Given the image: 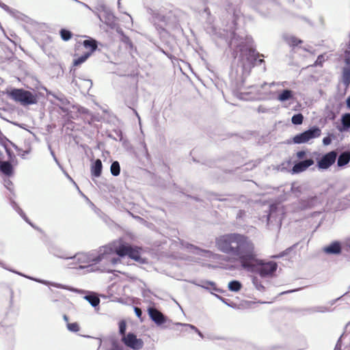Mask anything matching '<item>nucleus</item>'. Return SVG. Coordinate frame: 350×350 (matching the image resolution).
<instances>
[{"instance_id":"nucleus-50","label":"nucleus","mask_w":350,"mask_h":350,"mask_svg":"<svg viewBox=\"0 0 350 350\" xmlns=\"http://www.w3.org/2000/svg\"><path fill=\"white\" fill-rule=\"evenodd\" d=\"M134 312L136 316L141 319L142 316V310H141V308L138 307H134Z\"/></svg>"},{"instance_id":"nucleus-24","label":"nucleus","mask_w":350,"mask_h":350,"mask_svg":"<svg viewBox=\"0 0 350 350\" xmlns=\"http://www.w3.org/2000/svg\"><path fill=\"white\" fill-rule=\"evenodd\" d=\"M342 82L346 88L349 86V85H350V66H345L342 68Z\"/></svg>"},{"instance_id":"nucleus-11","label":"nucleus","mask_w":350,"mask_h":350,"mask_svg":"<svg viewBox=\"0 0 350 350\" xmlns=\"http://www.w3.org/2000/svg\"><path fill=\"white\" fill-rule=\"evenodd\" d=\"M338 154L335 150L330 151L324 155L318 161L317 166L321 170H327L332 165L337 158Z\"/></svg>"},{"instance_id":"nucleus-16","label":"nucleus","mask_w":350,"mask_h":350,"mask_svg":"<svg viewBox=\"0 0 350 350\" xmlns=\"http://www.w3.org/2000/svg\"><path fill=\"white\" fill-rule=\"evenodd\" d=\"M313 164L314 160L312 159H307L303 161H299L294 164L292 172L294 174L302 172Z\"/></svg>"},{"instance_id":"nucleus-41","label":"nucleus","mask_w":350,"mask_h":350,"mask_svg":"<svg viewBox=\"0 0 350 350\" xmlns=\"http://www.w3.org/2000/svg\"><path fill=\"white\" fill-rule=\"evenodd\" d=\"M310 312H327L331 311L325 306H317L310 309Z\"/></svg>"},{"instance_id":"nucleus-53","label":"nucleus","mask_w":350,"mask_h":350,"mask_svg":"<svg viewBox=\"0 0 350 350\" xmlns=\"http://www.w3.org/2000/svg\"><path fill=\"white\" fill-rule=\"evenodd\" d=\"M296 154H297V157L299 159H301L306 155V152L304 150H300V151H298Z\"/></svg>"},{"instance_id":"nucleus-58","label":"nucleus","mask_w":350,"mask_h":350,"mask_svg":"<svg viewBox=\"0 0 350 350\" xmlns=\"http://www.w3.org/2000/svg\"><path fill=\"white\" fill-rule=\"evenodd\" d=\"M5 149L6 150L8 154L10 156V159H12V157H14V155L11 152V151L8 150L5 146Z\"/></svg>"},{"instance_id":"nucleus-4","label":"nucleus","mask_w":350,"mask_h":350,"mask_svg":"<svg viewBox=\"0 0 350 350\" xmlns=\"http://www.w3.org/2000/svg\"><path fill=\"white\" fill-rule=\"evenodd\" d=\"M131 246L129 243L122 240L113 241L107 245L101 246L105 265L103 270L109 273L112 272L113 270L111 267L120 261L118 257H114L113 255L116 254L119 257H124L128 255Z\"/></svg>"},{"instance_id":"nucleus-42","label":"nucleus","mask_w":350,"mask_h":350,"mask_svg":"<svg viewBox=\"0 0 350 350\" xmlns=\"http://www.w3.org/2000/svg\"><path fill=\"white\" fill-rule=\"evenodd\" d=\"M118 325H119L120 334L122 335V337L126 336L125 333H126V324L125 321H124V320L120 321L118 323Z\"/></svg>"},{"instance_id":"nucleus-63","label":"nucleus","mask_w":350,"mask_h":350,"mask_svg":"<svg viewBox=\"0 0 350 350\" xmlns=\"http://www.w3.org/2000/svg\"><path fill=\"white\" fill-rule=\"evenodd\" d=\"M63 319H64V320L66 322H67V323H68V316H67V315L64 314V315L63 316Z\"/></svg>"},{"instance_id":"nucleus-33","label":"nucleus","mask_w":350,"mask_h":350,"mask_svg":"<svg viewBox=\"0 0 350 350\" xmlns=\"http://www.w3.org/2000/svg\"><path fill=\"white\" fill-rule=\"evenodd\" d=\"M228 289L232 292H238L242 287L241 283L238 280H232L228 283Z\"/></svg>"},{"instance_id":"nucleus-10","label":"nucleus","mask_w":350,"mask_h":350,"mask_svg":"<svg viewBox=\"0 0 350 350\" xmlns=\"http://www.w3.org/2000/svg\"><path fill=\"white\" fill-rule=\"evenodd\" d=\"M0 266L5 269H8L10 271H12V272H14L19 275H21V276H23V277H25L27 278H29L31 280H33V281H36L37 282H39V283H41V284H45V285H51L53 286H55V287H57V288H63V289H67V290H69L70 291H72V292H79V290L76 289V288H74L72 287H68V286H66L63 284H57V283H53V282H50L47 280H41V279H37V278H32V277H30V276H27L20 272H18L16 271H14L12 269H10L8 268H7L5 267V265H4L3 262H2L1 261H0Z\"/></svg>"},{"instance_id":"nucleus-45","label":"nucleus","mask_w":350,"mask_h":350,"mask_svg":"<svg viewBox=\"0 0 350 350\" xmlns=\"http://www.w3.org/2000/svg\"><path fill=\"white\" fill-rule=\"evenodd\" d=\"M345 62L347 66H350V43L348 45V49L345 51Z\"/></svg>"},{"instance_id":"nucleus-14","label":"nucleus","mask_w":350,"mask_h":350,"mask_svg":"<svg viewBox=\"0 0 350 350\" xmlns=\"http://www.w3.org/2000/svg\"><path fill=\"white\" fill-rule=\"evenodd\" d=\"M152 22L158 29L164 30L165 27L167 24V18L163 14L153 12L152 14Z\"/></svg>"},{"instance_id":"nucleus-15","label":"nucleus","mask_w":350,"mask_h":350,"mask_svg":"<svg viewBox=\"0 0 350 350\" xmlns=\"http://www.w3.org/2000/svg\"><path fill=\"white\" fill-rule=\"evenodd\" d=\"M148 314L151 320L158 325H162L166 321L165 317L154 308H148Z\"/></svg>"},{"instance_id":"nucleus-62","label":"nucleus","mask_w":350,"mask_h":350,"mask_svg":"<svg viewBox=\"0 0 350 350\" xmlns=\"http://www.w3.org/2000/svg\"><path fill=\"white\" fill-rule=\"evenodd\" d=\"M323 58V57L322 55H319L317 58L316 63L317 64L319 62H321Z\"/></svg>"},{"instance_id":"nucleus-40","label":"nucleus","mask_w":350,"mask_h":350,"mask_svg":"<svg viewBox=\"0 0 350 350\" xmlns=\"http://www.w3.org/2000/svg\"><path fill=\"white\" fill-rule=\"evenodd\" d=\"M252 283L258 291H263L265 290L264 286L261 284V282L256 277L252 278Z\"/></svg>"},{"instance_id":"nucleus-51","label":"nucleus","mask_w":350,"mask_h":350,"mask_svg":"<svg viewBox=\"0 0 350 350\" xmlns=\"http://www.w3.org/2000/svg\"><path fill=\"white\" fill-rule=\"evenodd\" d=\"M5 330H8L9 332L13 334V329L11 327H5L3 325L0 324V332H3Z\"/></svg>"},{"instance_id":"nucleus-39","label":"nucleus","mask_w":350,"mask_h":350,"mask_svg":"<svg viewBox=\"0 0 350 350\" xmlns=\"http://www.w3.org/2000/svg\"><path fill=\"white\" fill-rule=\"evenodd\" d=\"M51 252L56 257L64 259H70V256H68L66 254L59 250L54 249Z\"/></svg>"},{"instance_id":"nucleus-46","label":"nucleus","mask_w":350,"mask_h":350,"mask_svg":"<svg viewBox=\"0 0 350 350\" xmlns=\"http://www.w3.org/2000/svg\"><path fill=\"white\" fill-rule=\"evenodd\" d=\"M110 350H123V348L117 342L113 341L111 343V347Z\"/></svg>"},{"instance_id":"nucleus-20","label":"nucleus","mask_w":350,"mask_h":350,"mask_svg":"<svg viewBox=\"0 0 350 350\" xmlns=\"http://www.w3.org/2000/svg\"><path fill=\"white\" fill-rule=\"evenodd\" d=\"M103 165L101 160L97 159L91 167V174L94 177H99L101 175Z\"/></svg>"},{"instance_id":"nucleus-31","label":"nucleus","mask_w":350,"mask_h":350,"mask_svg":"<svg viewBox=\"0 0 350 350\" xmlns=\"http://www.w3.org/2000/svg\"><path fill=\"white\" fill-rule=\"evenodd\" d=\"M98 11L103 12L106 14L108 20L113 18L114 16L111 13L110 9L107 7L104 3H99L96 8Z\"/></svg>"},{"instance_id":"nucleus-7","label":"nucleus","mask_w":350,"mask_h":350,"mask_svg":"<svg viewBox=\"0 0 350 350\" xmlns=\"http://www.w3.org/2000/svg\"><path fill=\"white\" fill-rule=\"evenodd\" d=\"M278 206L276 204H271L267 215L262 217L266 218L267 226L269 229H279L282 225V218L280 213H278Z\"/></svg>"},{"instance_id":"nucleus-1","label":"nucleus","mask_w":350,"mask_h":350,"mask_svg":"<svg viewBox=\"0 0 350 350\" xmlns=\"http://www.w3.org/2000/svg\"><path fill=\"white\" fill-rule=\"evenodd\" d=\"M232 21L230 25L219 32V36L226 40L231 49L239 48L240 55L236 66H232L230 72V77L237 89L243 85L245 79L249 75L252 68L255 64H261L264 62L262 59H258V53L252 47V39L250 37H244L237 33V21L241 17L240 10L234 9Z\"/></svg>"},{"instance_id":"nucleus-2","label":"nucleus","mask_w":350,"mask_h":350,"mask_svg":"<svg viewBox=\"0 0 350 350\" xmlns=\"http://www.w3.org/2000/svg\"><path fill=\"white\" fill-rule=\"evenodd\" d=\"M216 243L221 252L235 257L243 269L253 270L257 262V254L254 243L247 237L238 233L227 234L218 238Z\"/></svg>"},{"instance_id":"nucleus-49","label":"nucleus","mask_w":350,"mask_h":350,"mask_svg":"<svg viewBox=\"0 0 350 350\" xmlns=\"http://www.w3.org/2000/svg\"><path fill=\"white\" fill-rule=\"evenodd\" d=\"M331 142H332V137L330 135L325 137L323 139V144L324 146H328L331 144Z\"/></svg>"},{"instance_id":"nucleus-54","label":"nucleus","mask_w":350,"mask_h":350,"mask_svg":"<svg viewBox=\"0 0 350 350\" xmlns=\"http://www.w3.org/2000/svg\"><path fill=\"white\" fill-rule=\"evenodd\" d=\"M64 174L66 175V176L73 183V184L77 187V189L79 190V193H81L82 195H83L82 193V192L79 190V188L78 187V186L77 185V184L75 183V182L72 180V178L68 175V174L66 172H64Z\"/></svg>"},{"instance_id":"nucleus-17","label":"nucleus","mask_w":350,"mask_h":350,"mask_svg":"<svg viewBox=\"0 0 350 350\" xmlns=\"http://www.w3.org/2000/svg\"><path fill=\"white\" fill-rule=\"evenodd\" d=\"M323 250L325 254H340L342 251L341 243L338 241H333L329 245L324 247Z\"/></svg>"},{"instance_id":"nucleus-5","label":"nucleus","mask_w":350,"mask_h":350,"mask_svg":"<svg viewBox=\"0 0 350 350\" xmlns=\"http://www.w3.org/2000/svg\"><path fill=\"white\" fill-rule=\"evenodd\" d=\"M10 97L23 106L34 105L38 103V96L36 93L24 89H12L9 93Z\"/></svg>"},{"instance_id":"nucleus-35","label":"nucleus","mask_w":350,"mask_h":350,"mask_svg":"<svg viewBox=\"0 0 350 350\" xmlns=\"http://www.w3.org/2000/svg\"><path fill=\"white\" fill-rule=\"evenodd\" d=\"M110 172H111V174L114 176H117L120 174V163L118 161H115L112 162L111 167H110Z\"/></svg>"},{"instance_id":"nucleus-22","label":"nucleus","mask_w":350,"mask_h":350,"mask_svg":"<svg viewBox=\"0 0 350 350\" xmlns=\"http://www.w3.org/2000/svg\"><path fill=\"white\" fill-rule=\"evenodd\" d=\"M293 98V92L288 89L282 90L278 96L277 99L280 102H284Z\"/></svg>"},{"instance_id":"nucleus-43","label":"nucleus","mask_w":350,"mask_h":350,"mask_svg":"<svg viewBox=\"0 0 350 350\" xmlns=\"http://www.w3.org/2000/svg\"><path fill=\"white\" fill-rule=\"evenodd\" d=\"M67 329L72 332H77L79 330V326L77 323H68Z\"/></svg>"},{"instance_id":"nucleus-19","label":"nucleus","mask_w":350,"mask_h":350,"mask_svg":"<svg viewBox=\"0 0 350 350\" xmlns=\"http://www.w3.org/2000/svg\"><path fill=\"white\" fill-rule=\"evenodd\" d=\"M350 129V113H345L341 117V125L337 126V129L342 133Z\"/></svg>"},{"instance_id":"nucleus-30","label":"nucleus","mask_w":350,"mask_h":350,"mask_svg":"<svg viewBox=\"0 0 350 350\" xmlns=\"http://www.w3.org/2000/svg\"><path fill=\"white\" fill-rule=\"evenodd\" d=\"M127 256L130 258H131L137 262H139L141 258L140 253L138 251V250L135 247H133L132 246H131Z\"/></svg>"},{"instance_id":"nucleus-9","label":"nucleus","mask_w":350,"mask_h":350,"mask_svg":"<svg viewBox=\"0 0 350 350\" xmlns=\"http://www.w3.org/2000/svg\"><path fill=\"white\" fill-rule=\"evenodd\" d=\"M192 284H195L196 286L202 287L206 290L207 291L210 292L212 295H213L215 297H217L218 299H219L221 301L224 303L225 304L230 306V305L227 302V300L224 298L223 297L214 293V292L220 293H222L224 291L218 288L216 285V284L214 282L209 281V280H200L199 282L197 281H191Z\"/></svg>"},{"instance_id":"nucleus-55","label":"nucleus","mask_w":350,"mask_h":350,"mask_svg":"<svg viewBox=\"0 0 350 350\" xmlns=\"http://www.w3.org/2000/svg\"><path fill=\"white\" fill-rule=\"evenodd\" d=\"M75 69H70V73L72 74V75L73 77V79L72 80V83H75L76 85H78L77 81L75 79Z\"/></svg>"},{"instance_id":"nucleus-23","label":"nucleus","mask_w":350,"mask_h":350,"mask_svg":"<svg viewBox=\"0 0 350 350\" xmlns=\"http://www.w3.org/2000/svg\"><path fill=\"white\" fill-rule=\"evenodd\" d=\"M0 171L6 176H10L13 172V167L9 161L0 162Z\"/></svg>"},{"instance_id":"nucleus-25","label":"nucleus","mask_w":350,"mask_h":350,"mask_svg":"<svg viewBox=\"0 0 350 350\" xmlns=\"http://www.w3.org/2000/svg\"><path fill=\"white\" fill-rule=\"evenodd\" d=\"M11 206L12 208L24 219V220L28 223L30 226H31L33 228H36L33 224L29 220L25 213L23 211V210L19 207V206L17 204V203L13 200L10 202Z\"/></svg>"},{"instance_id":"nucleus-34","label":"nucleus","mask_w":350,"mask_h":350,"mask_svg":"<svg viewBox=\"0 0 350 350\" xmlns=\"http://www.w3.org/2000/svg\"><path fill=\"white\" fill-rule=\"evenodd\" d=\"M0 8L3 9L5 12H7L9 14L14 17H18V14H20L19 12H18L16 10L10 8L8 5L5 4L4 3H2L0 1Z\"/></svg>"},{"instance_id":"nucleus-64","label":"nucleus","mask_w":350,"mask_h":350,"mask_svg":"<svg viewBox=\"0 0 350 350\" xmlns=\"http://www.w3.org/2000/svg\"><path fill=\"white\" fill-rule=\"evenodd\" d=\"M80 111H81V113H88V109H85V108H82V109L80 110Z\"/></svg>"},{"instance_id":"nucleus-47","label":"nucleus","mask_w":350,"mask_h":350,"mask_svg":"<svg viewBox=\"0 0 350 350\" xmlns=\"http://www.w3.org/2000/svg\"><path fill=\"white\" fill-rule=\"evenodd\" d=\"M30 152L29 150H22L21 149L18 150V154L21 157L22 159H25V155Z\"/></svg>"},{"instance_id":"nucleus-38","label":"nucleus","mask_w":350,"mask_h":350,"mask_svg":"<svg viewBox=\"0 0 350 350\" xmlns=\"http://www.w3.org/2000/svg\"><path fill=\"white\" fill-rule=\"evenodd\" d=\"M302 188L300 185H298L297 183H293L291 187V191L293 193L295 194L296 197H299L301 193Z\"/></svg>"},{"instance_id":"nucleus-13","label":"nucleus","mask_w":350,"mask_h":350,"mask_svg":"<svg viewBox=\"0 0 350 350\" xmlns=\"http://www.w3.org/2000/svg\"><path fill=\"white\" fill-rule=\"evenodd\" d=\"M321 203L319 196H312L307 198H301L299 201V207L301 210L314 208Z\"/></svg>"},{"instance_id":"nucleus-27","label":"nucleus","mask_w":350,"mask_h":350,"mask_svg":"<svg viewBox=\"0 0 350 350\" xmlns=\"http://www.w3.org/2000/svg\"><path fill=\"white\" fill-rule=\"evenodd\" d=\"M284 38L285 41L286 42V43L291 46H296L299 44H301L302 42V40L297 38L296 37H295L293 36L285 35V36H284Z\"/></svg>"},{"instance_id":"nucleus-32","label":"nucleus","mask_w":350,"mask_h":350,"mask_svg":"<svg viewBox=\"0 0 350 350\" xmlns=\"http://www.w3.org/2000/svg\"><path fill=\"white\" fill-rule=\"evenodd\" d=\"M90 55H91V53H85L81 56H80L73 60L72 66H78L81 65V64L84 63Z\"/></svg>"},{"instance_id":"nucleus-3","label":"nucleus","mask_w":350,"mask_h":350,"mask_svg":"<svg viewBox=\"0 0 350 350\" xmlns=\"http://www.w3.org/2000/svg\"><path fill=\"white\" fill-rule=\"evenodd\" d=\"M70 259L71 262L68 264L70 268L81 269L84 273H90L96 270L105 271L103 270L105 265L102 247H99L97 254L94 252H81L74 256H70Z\"/></svg>"},{"instance_id":"nucleus-28","label":"nucleus","mask_w":350,"mask_h":350,"mask_svg":"<svg viewBox=\"0 0 350 350\" xmlns=\"http://www.w3.org/2000/svg\"><path fill=\"white\" fill-rule=\"evenodd\" d=\"M46 95H48V96L51 95L53 98H55L56 100L59 101L61 105H62L64 106L66 105L69 103L67 98L62 94H59L57 95V94H55L53 93L52 92L48 91V90H46Z\"/></svg>"},{"instance_id":"nucleus-26","label":"nucleus","mask_w":350,"mask_h":350,"mask_svg":"<svg viewBox=\"0 0 350 350\" xmlns=\"http://www.w3.org/2000/svg\"><path fill=\"white\" fill-rule=\"evenodd\" d=\"M83 46L85 49L90 48V53H93L94 51H95L98 47L96 40H95L94 39H92V38H89V39L83 40Z\"/></svg>"},{"instance_id":"nucleus-8","label":"nucleus","mask_w":350,"mask_h":350,"mask_svg":"<svg viewBox=\"0 0 350 350\" xmlns=\"http://www.w3.org/2000/svg\"><path fill=\"white\" fill-rule=\"evenodd\" d=\"M321 134V129L314 126L308 130L305 131L294 136L293 141L295 144H300L308 142L310 139L319 137Z\"/></svg>"},{"instance_id":"nucleus-6","label":"nucleus","mask_w":350,"mask_h":350,"mask_svg":"<svg viewBox=\"0 0 350 350\" xmlns=\"http://www.w3.org/2000/svg\"><path fill=\"white\" fill-rule=\"evenodd\" d=\"M257 262L254 264L252 271H248L252 273H258L261 277L272 275L277 270L278 265L274 261L264 262L262 260L256 257Z\"/></svg>"},{"instance_id":"nucleus-18","label":"nucleus","mask_w":350,"mask_h":350,"mask_svg":"<svg viewBox=\"0 0 350 350\" xmlns=\"http://www.w3.org/2000/svg\"><path fill=\"white\" fill-rule=\"evenodd\" d=\"M187 248L190 252L206 258H212L213 256V253L212 252L206 250H201L199 247L194 246L191 244H187Z\"/></svg>"},{"instance_id":"nucleus-56","label":"nucleus","mask_w":350,"mask_h":350,"mask_svg":"<svg viewBox=\"0 0 350 350\" xmlns=\"http://www.w3.org/2000/svg\"><path fill=\"white\" fill-rule=\"evenodd\" d=\"M83 83H85V85L88 89H90L92 86V82L90 79L83 80Z\"/></svg>"},{"instance_id":"nucleus-61","label":"nucleus","mask_w":350,"mask_h":350,"mask_svg":"<svg viewBox=\"0 0 350 350\" xmlns=\"http://www.w3.org/2000/svg\"><path fill=\"white\" fill-rule=\"evenodd\" d=\"M53 160L55 161V162L57 164V165L60 167V168H62L61 164L59 163L58 159H57V157H55L53 159Z\"/></svg>"},{"instance_id":"nucleus-36","label":"nucleus","mask_w":350,"mask_h":350,"mask_svg":"<svg viewBox=\"0 0 350 350\" xmlns=\"http://www.w3.org/2000/svg\"><path fill=\"white\" fill-rule=\"evenodd\" d=\"M59 34L61 36V38L64 41H68L72 38V33L70 31L66 29H62L59 31Z\"/></svg>"},{"instance_id":"nucleus-48","label":"nucleus","mask_w":350,"mask_h":350,"mask_svg":"<svg viewBox=\"0 0 350 350\" xmlns=\"http://www.w3.org/2000/svg\"><path fill=\"white\" fill-rule=\"evenodd\" d=\"M246 215V213L245 211L239 210L237 214V219H243Z\"/></svg>"},{"instance_id":"nucleus-44","label":"nucleus","mask_w":350,"mask_h":350,"mask_svg":"<svg viewBox=\"0 0 350 350\" xmlns=\"http://www.w3.org/2000/svg\"><path fill=\"white\" fill-rule=\"evenodd\" d=\"M178 325H183L185 327H188L190 329L194 330L201 338H203L204 336L202 333L194 325L191 324H187V323H178Z\"/></svg>"},{"instance_id":"nucleus-37","label":"nucleus","mask_w":350,"mask_h":350,"mask_svg":"<svg viewBox=\"0 0 350 350\" xmlns=\"http://www.w3.org/2000/svg\"><path fill=\"white\" fill-rule=\"evenodd\" d=\"M304 120V116L301 113H296L293 116L291 122L295 125H300Z\"/></svg>"},{"instance_id":"nucleus-29","label":"nucleus","mask_w":350,"mask_h":350,"mask_svg":"<svg viewBox=\"0 0 350 350\" xmlns=\"http://www.w3.org/2000/svg\"><path fill=\"white\" fill-rule=\"evenodd\" d=\"M84 298L90 304V305L93 307H96L100 304V299L95 294H90L85 295Z\"/></svg>"},{"instance_id":"nucleus-60","label":"nucleus","mask_w":350,"mask_h":350,"mask_svg":"<svg viewBox=\"0 0 350 350\" xmlns=\"http://www.w3.org/2000/svg\"><path fill=\"white\" fill-rule=\"evenodd\" d=\"M142 145H143V147H144V149L146 154L148 155V148L146 147V144L144 142H143Z\"/></svg>"},{"instance_id":"nucleus-57","label":"nucleus","mask_w":350,"mask_h":350,"mask_svg":"<svg viewBox=\"0 0 350 350\" xmlns=\"http://www.w3.org/2000/svg\"><path fill=\"white\" fill-rule=\"evenodd\" d=\"M340 348H341V337L339 338V339L338 340L337 343H336L334 350H340Z\"/></svg>"},{"instance_id":"nucleus-12","label":"nucleus","mask_w":350,"mask_h":350,"mask_svg":"<svg viewBox=\"0 0 350 350\" xmlns=\"http://www.w3.org/2000/svg\"><path fill=\"white\" fill-rule=\"evenodd\" d=\"M122 340L126 346L134 350H138L143 347L142 340L137 338L133 333L129 332L127 335L122 337Z\"/></svg>"},{"instance_id":"nucleus-52","label":"nucleus","mask_w":350,"mask_h":350,"mask_svg":"<svg viewBox=\"0 0 350 350\" xmlns=\"http://www.w3.org/2000/svg\"><path fill=\"white\" fill-rule=\"evenodd\" d=\"M75 2L81 5L84 8L88 9L89 10H90V11H92L93 12H94V10L88 4H86V3H85L82 2V1H80L79 0L75 1Z\"/></svg>"},{"instance_id":"nucleus-21","label":"nucleus","mask_w":350,"mask_h":350,"mask_svg":"<svg viewBox=\"0 0 350 350\" xmlns=\"http://www.w3.org/2000/svg\"><path fill=\"white\" fill-rule=\"evenodd\" d=\"M350 161V152L345 151L338 157L337 165L338 167H343Z\"/></svg>"},{"instance_id":"nucleus-59","label":"nucleus","mask_w":350,"mask_h":350,"mask_svg":"<svg viewBox=\"0 0 350 350\" xmlns=\"http://www.w3.org/2000/svg\"><path fill=\"white\" fill-rule=\"evenodd\" d=\"M346 104L349 109H350V96L347 97L346 100Z\"/></svg>"}]
</instances>
